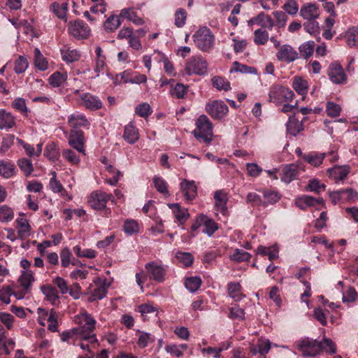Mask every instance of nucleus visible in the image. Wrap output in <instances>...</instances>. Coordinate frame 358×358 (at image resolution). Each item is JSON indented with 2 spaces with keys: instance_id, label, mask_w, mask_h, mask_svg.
Here are the masks:
<instances>
[{
  "instance_id": "2",
  "label": "nucleus",
  "mask_w": 358,
  "mask_h": 358,
  "mask_svg": "<svg viewBox=\"0 0 358 358\" xmlns=\"http://www.w3.org/2000/svg\"><path fill=\"white\" fill-rule=\"evenodd\" d=\"M96 320L94 318L87 313L81 316V322L80 326L75 329V331L80 336V339L87 341L89 343H96L98 340L94 334Z\"/></svg>"
},
{
  "instance_id": "38",
  "label": "nucleus",
  "mask_w": 358,
  "mask_h": 358,
  "mask_svg": "<svg viewBox=\"0 0 358 358\" xmlns=\"http://www.w3.org/2000/svg\"><path fill=\"white\" fill-rule=\"evenodd\" d=\"M122 229L126 235L131 236L139 232V224L135 220L127 219L124 222Z\"/></svg>"
},
{
  "instance_id": "63",
  "label": "nucleus",
  "mask_w": 358,
  "mask_h": 358,
  "mask_svg": "<svg viewBox=\"0 0 358 358\" xmlns=\"http://www.w3.org/2000/svg\"><path fill=\"white\" fill-rule=\"evenodd\" d=\"M303 29L310 34H316L319 31V24L315 19L308 20L303 24Z\"/></svg>"
},
{
  "instance_id": "43",
  "label": "nucleus",
  "mask_w": 358,
  "mask_h": 358,
  "mask_svg": "<svg viewBox=\"0 0 358 358\" xmlns=\"http://www.w3.org/2000/svg\"><path fill=\"white\" fill-rule=\"evenodd\" d=\"M339 191L341 203L354 202L358 199V194L351 188L342 189Z\"/></svg>"
},
{
  "instance_id": "54",
  "label": "nucleus",
  "mask_w": 358,
  "mask_h": 358,
  "mask_svg": "<svg viewBox=\"0 0 358 358\" xmlns=\"http://www.w3.org/2000/svg\"><path fill=\"white\" fill-rule=\"evenodd\" d=\"M250 257L251 255L248 252L241 249H236L234 253L229 256L231 261L236 262L249 261Z\"/></svg>"
},
{
  "instance_id": "15",
  "label": "nucleus",
  "mask_w": 358,
  "mask_h": 358,
  "mask_svg": "<svg viewBox=\"0 0 358 358\" xmlns=\"http://www.w3.org/2000/svg\"><path fill=\"white\" fill-rule=\"evenodd\" d=\"M69 145L79 152H84V132L82 130H71Z\"/></svg>"
},
{
  "instance_id": "45",
  "label": "nucleus",
  "mask_w": 358,
  "mask_h": 358,
  "mask_svg": "<svg viewBox=\"0 0 358 358\" xmlns=\"http://www.w3.org/2000/svg\"><path fill=\"white\" fill-rule=\"evenodd\" d=\"M138 332L140 334V335L136 343L140 348H145L150 343L155 342V338L151 334L143 332L141 331H138Z\"/></svg>"
},
{
  "instance_id": "17",
  "label": "nucleus",
  "mask_w": 358,
  "mask_h": 358,
  "mask_svg": "<svg viewBox=\"0 0 358 358\" xmlns=\"http://www.w3.org/2000/svg\"><path fill=\"white\" fill-rule=\"evenodd\" d=\"M306 119V117H303L301 122H299L295 115L289 116V120L286 124L287 132L292 136H296L303 129V122Z\"/></svg>"
},
{
  "instance_id": "62",
  "label": "nucleus",
  "mask_w": 358,
  "mask_h": 358,
  "mask_svg": "<svg viewBox=\"0 0 358 358\" xmlns=\"http://www.w3.org/2000/svg\"><path fill=\"white\" fill-rule=\"evenodd\" d=\"M325 185L320 182L317 179L309 180L307 190L320 194L322 191H324Z\"/></svg>"
},
{
  "instance_id": "9",
  "label": "nucleus",
  "mask_w": 358,
  "mask_h": 358,
  "mask_svg": "<svg viewBox=\"0 0 358 358\" xmlns=\"http://www.w3.org/2000/svg\"><path fill=\"white\" fill-rule=\"evenodd\" d=\"M145 269L150 280L159 283L165 280L166 271L162 264L154 261L150 262L145 264Z\"/></svg>"
},
{
  "instance_id": "5",
  "label": "nucleus",
  "mask_w": 358,
  "mask_h": 358,
  "mask_svg": "<svg viewBox=\"0 0 358 358\" xmlns=\"http://www.w3.org/2000/svg\"><path fill=\"white\" fill-rule=\"evenodd\" d=\"M268 96L270 101L278 105L283 102L292 101L294 93L288 87L275 85L271 88Z\"/></svg>"
},
{
  "instance_id": "58",
  "label": "nucleus",
  "mask_w": 358,
  "mask_h": 358,
  "mask_svg": "<svg viewBox=\"0 0 358 358\" xmlns=\"http://www.w3.org/2000/svg\"><path fill=\"white\" fill-rule=\"evenodd\" d=\"M326 111L328 116L336 117L340 115L341 108L338 104L334 102L328 101L327 103Z\"/></svg>"
},
{
  "instance_id": "44",
  "label": "nucleus",
  "mask_w": 358,
  "mask_h": 358,
  "mask_svg": "<svg viewBox=\"0 0 358 358\" xmlns=\"http://www.w3.org/2000/svg\"><path fill=\"white\" fill-rule=\"evenodd\" d=\"M62 59L67 63H73L80 59V54L76 50H61Z\"/></svg>"
},
{
  "instance_id": "3",
  "label": "nucleus",
  "mask_w": 358,
  "mask_h": 358,
  "mask_svg": "<svg viewBox=\"0 0 358 358\" xmlns=\"http://www.w3.org/2000/svg\"><path fill=\"white\" fill-rule=\"evenodd\" d=\"M192 134L200 141L210 143L212 141L213 124L206 115H201L196 119V128Z\"/></svg>"
},
{
  "instance_id": "64",
  "label": "nucleus",
  "mask_w": 358,
  "mask_h": 358,
  "mask_svg": "<svg viewBox=\"0 0 358 358\" xmlns=\"http://www.w3.org/2000/svg\"><path fill=\"white\" fill-rule=\"evenodd\" d=\"M153 183L159 192L162 194L168 193L167 183L162 178L155 176L153 178Z\"/></svg>"
},
{
  "instance_id": "27",
  "label": "nucleus",
  "mask_w": 358,
  "mask_h": 358,
  "mask_svg": "<svg viewBox=\"0 0 358 358\" xmlns=\"http://www.w3.org/2000/svg\"><path fill=\"white\" fill-rule=\"evenodd\" d=\"M242 286L239 282H230L227 284V293L236 301H239L245 296L241 293Z\"/></svg>"
},
{
  "instance_id": "19",
  "label": "nucleus",
  "mask_w": 358,
  "mask_h": 358,
  "mask_svg": "<svg viewBox=\"0 0 358 358\" xmlns=\"http://www.w3.org/2000/svg\"><path fill=\"white\" fill-rule=\"evenodd\" d=\"M68 122L70 127L77 129L79 127L88 128L90 123L85 117L82 114H72L69 116Z\"/></svg>"
},
{
  "instance_id": "26",
  "label": "nucleus",
  "mask_w": 358,
  "mask_h": 358,
  "mask_svg": "<svg viewBox=\"0 0 358 358\" xmlns=\"http://www.w3.org/2000/svg\"><path fill=\"white\" fill-rule=\"evenodd\" d=\"M298 173V167L296 165L293 164L286 165L282 169L281 180L289 183L297 177Z\"/></svg>"
},
{
  "instance_id": "35",
  "label": "nucleus",
  "mask_w": 358,
  "mask_h": 358,
  "mask_svg": "<svg viewBox=\"0 0 358 358\" xmlns=\"http://www.w3.org/2000/svg\"><path fill=\"white\" fill-rule=\"evenodd\" d=\"M15 174V165L9 162L0 161V176L10 178Z\"/></svg>"
},
{
  "instance_id": "21",
  "label": "nucleus",
  "mask_w": 358,
  "mask_h": 358,
  "mask_svg": "<svg viewBox=\"0 0 358 358\" xmlns=\"http://www.w3.org/2000/svg\"><path fill=\"white\" fill-rule=\"evenodd\" d=\"M343 37L349 48H358V27H349Z\"/></svg>"
},
{
  "instance_id": "25",
  "label": "nucleus",
  "mask_w": 358,
  "mask_h": 358,
  "mask_svg": "<svg viewBox=\"0 0 358 358\" xmlns=\"http://www.w3.org/2000/svg\"><path fill=\"white\" fill-rule=\"evenodd\" d=\"M44 156L50 161H57L60 157V150L58 145L54 142L48 143L45 148Z\"/></svg>"
},
{
  "instance_id": "16",
  "label": "nucleus",
  "mask_w": 358,
  "mask_h": 358,
  "mask_svg": "<svg viewBox=\"0 0 358 358\" xmlns=\"http://www.w3.org/2000/svg\"><path fill=\"white\" fill-rule=\"evenodd\" d=\"M82 105L90 110H96L103 107V103L98 96L90 93H84L80 96Z\"/></svg>"
},
{
  "instance_id": "7",
  "label": "nucleus",
  "mask_w": 358,
  "mask_h": 358,
  "mask_svg": "<svg viewBox=\"0 0 358 358\" xmlns=\"http://www.w3.org/2000/svg\"><path fill=\"white\" fill-rule=\"evenodd\" d=\"M208 64L201 56L192 57L186 64L185 71L188 75L202 76L207 72Z\"/></svg>"
},
{
  "instance_id": "56",
  "label": "nucleus",
  "mask_w": 358,
  "mask_h": 358,
  "mask_svg": "<svg viewBox=\"0 0 358 358\" xmlns=\"http://www.w3.org/2000/svg\"><path fill=\"white\" fill-rule=\"evenodd\" d=\"M28 66L27 59L24 56L20 55L15 62L14 71L17 74L22 73L27 70Z\"/></svg>"
},
{
  "instance_id": "55",
  "label": "nucleus",
  "mask_w": 358,
  "mask_h": 358,
  "mask_svg": "<svg viewBox=\"0 0 358 358\" xmlns=\"http://www.w3.org/2000/svg\"><path fill=\"white\" fill-rule=\"evenodd\" d=\"M246 199L247 202L250 203L252 206H267L266 201H263L261 196L255 192H249L247 195Z\"/></svg>"
},
{
  "instance_id": "10",
  "label": "nucleus",
  "mask_w": 358,
  "mask_h": 358,
  "mask_svg": "<svg viewBox=\"0 0 358 358\" xmlns=\"http://www.w3.org/2000/svg\"><path fill=\"white\" fill-rule=\"evenodd\" d=\"M206 112L213 119L221 120L229 112L227 105L222 101L214 100L206 106Z\"/></svg>"
},
{
  "instance_id": "51",
  "label": "nucleus",
  "mask_w": 358,
  "mask_h": 358,
  "mask_svg": "<svg viewBox=\"0 0 358 358\" xmlns=\"http://www.w3.org/2000/svg\"><path fill=\"white\" fill-rule=\"evenodd\" d=\"M17 165L27 177L29 176L34 171V166L31 161L27 158H21L18 159Z\"/></svg>"
},
{
  "instance_id": "57",
  "label": "nucleus",
  "mask_w": 358,
  "mask_h": 358,
  "mask_svg": "<svg viewBox=\"0 0 358 358\" xmlns=\"http://www.w3.org/2000/svg\"><path fill=\"white\" fill-rule=\"evenodd\" d=\"M245 310L241 308L238 305L229 308V318L231 320H245Z\"/></svg>"
},
{
  "instance_id": "14",
  "label": "nucleus",
  "mask_w": 358,
  "mask_h": 358,
  "mask_svg": "<svg viewBox=\"0 0 358 358\" xmlns=\"http://www.w3.org/2000/svg\"><path fill=\"white\" fill-rule=\"evenodd\" d=\"M350 166L348 165L338 166L335 165L328 169L329 177L335 180L336 182L343 181L347 178L350 172Z\"/></svg>"
},
{
  "instance_id": "48",
  "label": "nucleus",
  "mask_w": 358,
  "mask_h": 358,
  "mask_svg": "<svg viewBox=\"0 0 358 358\" xmlns=\"http://www.w3.org/2000/svg\"><path fill=\"white\" fill-rule=\"evenodd\" d=\"M121 24L120 15H112L109 17L104 23V28L106 31L113 32L116 30Z\"/></svg>"
},
{
  "instance_id": "13",
  "label": "nucleus",
  "mask_w": 358,
  "mask_h": 358,
  "mask_svg": "<svg viewBox=\"0 0 358 358\" xmlns=\"http://www.w3.org/2000/svg\"><path fill=\"white\" fill-rule=\"evenodd\" d=\"M328 76L329 79L336 84L344 83L347 80V76L342 66L338 62H333L329 64Z\"/></svg>"
},
{
  "instance_id": "20",
  "label": "nucleus",
  "mask_w": 358,
  "mask_h": 358,
  "mask_svg": "<svg viewBox=\"0 0 358 358\" xmlns=\"http://www.w3.org/2000/svg\"><path fill=\"white\" fill-rule=\"evenodd\" d=\"M41 289L45 296V299L49 301L52 305L55 306L59 303L58 291L55 287L50 285H45L41 286Z\"/></svg>"
},
{
  "instance_id": "22",
  "label": "nucleus",
  "mask_w": 358,
  "mask_h": 358,
  "mask_svg": "<svg viewBox=\"0 0 358 358\" xmlns=\"http://www.w3.org/2000/svg\"><path fill=\"white\" fill-rule=\"evenodd\" d=\"M38 313L43 315L48 316V322L49 323L48 327V330H50L52 332L58 331V315L57 313L54 309H51L48 314V312H46L45 310L38 308Z\"/></svg>"
},
{
  "instance_id": "34",
  "label": "nucleus",
  "mask_w": 358,
  "mask_h": 358,
  "mask_svg": "<svg viewBox=\"0 0 358 358\" xmlns=\"http://www.w3.org/2000/svg\"><path fill=\"white\" fill-rule=\"evenodd\" d=\"M215 205L220 211L224 214L225 211L227 210V194L222 190H217L214 194Z\"/></svg>"
},
{
  "instance_id": "47",
  "label": "nucleus",
  "mask_w": 358,
  "mask_h": 358,
  "mask_svg": "<svg viewBox=\"0 0 358 358\" xmlns=\"http://www.w3.org/2000/svg\"><path fill=\"white\" fill-rule=\"evenodd\" d=\"M202 283L199 276L189 277L185 279V286L191 292H194L199 289Z\"/></svg>"
},
{
  "instance_id": "8",
  "label": "nucleus",
  "mask_w": 358,
  "mask_h": 358,
  "mask_svg": "<svg viewBox=\"0 0 358 358\" xmlns=\"http://www.w3.org/2000/svg\"><path fill=\"white\" fill-rule=\"evenodd\" d=\"M68 31L76 38L85 39L90 36V29L83 20H76L69 22Z\"/></svg>"
},
{
  "instance_id": "36",
  "label": "nucleus",
  "mask_w": 358,
  "mask_h": 358,
  "mask_svg": "<svg viewBox=\"0 0 358 358\" xmlns=\"http://www.w3.org/2000/svg\"><path fill=\"white\" fill-rule=\"evenodd\" d=\"M181 189L188 200H192L196 195V187L194 181L181 182Z\"/></svg>"
},
{
  "instance_id": "33",
  "label": "nucleus",
  "mask_w": 358,
  "mask_h": 358,
  "mask_svg": "<svg viewBox=\"0 0 358 358\" xmlns=\"http://www.w3.org/2000/svg\"><path fill=\"white\" fill-rule=\"evenodd\" d=\"M120 17L126 18L136 25H141L144 23L143 19L137 16L136 12L133 8L122 9Z\"/></svg>"
},
{
  "instance_id": "23",
  "label": "nucleus",
  "mask_w": 358,
  "mask_h": 358,
  "mask_svg": "<svg viewBox=\"0 0 358 358\" xmlns=\"http://www.w3.org/2000/svg\"><path fill=\"white\" fill-rule=\"evenodd\" d=\"M168 206L173 210L175 218L180 224H183L189 216L187 210L181 208L178 203H169Z\"/></svg>"
},
{
  "instance_id": "28",
  "label": "nucleus",
  "mask_w": 358,
  "mask_h": 358,
  "mask_svg": "<svg viewBox=\"0 0 358 358\" xmlns=\"http://www.w3.org/2000/svg\"><path fill=\"white\" fill-rule=\"evenodd\" d=\"M34 280L35 278L32 271H23L18 279V282L25 290L31 292V285Z\"/></svg>"
},
{
  "instance_id": "42",
  "label": "nucleus",
  "mask_w": 358,
  "mask_h": 358,
  "mask_svg": "<svg viewBox=\"0 0 358 358\" xmlns=\"http://www.w3.org/2000/svg\"><path fill=\"white\" fill-rule=\"evenodd\" d=\"M325 153L311 152L304 155L303 158L307 162L315 166H319L323 162Z\"/></svg>"
},
{
  "instance_id": "11",
  "label": "nucleus",
  "mask_w": 358,
  "mask_h": 358,
  "mask_svg": "<svg viewBox=\"0 0 358 358\" xmlns=\"http://www.w3.org/2000/svg\"><path fill=\"white\" fill-rule=\"evenodd\" d=\"M275 56L278 61L289 64L299 59V54L290 45L284 44L279 47Z\"/></svg>"
},
{
  "instance_id": "41",
  "label": "nucleus",
  "mask_w": 358,
  "mask_h": 358,
  "mask_svg": "<svg viewBox=\"0 0 358 358\" xmlns=\"http://www.w3.org/2000/svg\"><path fill=\"white\" fill-rule=\"evenodd\" d=\"M73 252L78 257L94 259L97 256V252L93 249H82L80 245H76L73 247Z\"/></svg>"
},
{
  "instance_id": "49",
  "label": "nucleus",
  "mask_w": 358,
  "mask_h": 358,
  "mask_svg": "<svg viewBox=\"0 0 358 358\" xmlns=\"http://www.w3.org/2000/svg\"><path fill=\"white\" fill-rule=\"evenodd\" d=\"M254 42L256 45H265L268 40V33L262 28L255 30L254 33Z\"/></svg>"
},
{
  "instance_id": "18",
  "label": "nucleus",
  "mask_w": 358,
  "mask_h": 358,
  "mask_svg": "<svg viewBox=\"0 0 358 358\" xmlns=\"http://www.w3.org/2000/svg\"><path fill=\"white\" fill-rule=\"evenodd\" d=\"M50 10L59 19L66 22L67 13L69 10L67 2H64L62 4H59L58 2L55 1L50 4Z\"/></svg>"
},
{
  "instance_id": "4",
  "label": "nucleus",
  "mask_w": 358,
  "mask_h": 358,
  "mask_svg": "<svg viewBox=\"0 0 358 358\" xmlns=\"http://www.w3.org/2000/svg\"><path fill=\"white\" fill-rule=\"evenodd\" d=\"M192 38L196 46L203 52H209L214 46L215 36L206 27L199 29Z\"/></svg>"
},
{
  "instance_id": "1",
  "label": "nucleus",
  "mask_w": 358,
  "mask_h": 358,
  "mask_svg": "<svg viewBox=\"0 0 358 358\" xmlns=\"http://www.w3.org/2000/svg\"><path fill=\"white\" fill-rule=\"evenodd\" d=\"M299 350L305 357H315L322 351H329L334 354L336 351V345L329 338H324L322 341L316 339L305 338L299 343Z\"/></svg>"
},
{
  "instance_id": "29",
  "label": "nucleus",
  "mask_w": 358,
  "mask_h": 358,
  "mask_svg": "<svg viewBox=\"0 0 358 358\" xmlns=\"http://www.w3.org/2000/svg\"><path fill=\"white\" fill-rule=\"evenodd\" d=\"M259 191L263 194L264 199L267 200L266 201V203H267V206L268 204H275L281 198V195L278 191L273 188H264Z\"/></svg>"
},
{
  "instance_id": "30",
  "label": "nucleus",
  "mask_w": 358,
  "mask_h": 358,
  "mask_svg": "<svg viewBox=\"0 0 358 358\" xmlns=\"http://www.w3.org/2000/svg\"><path fill=\"white\" fill-rule=\"evenodd\" d=\"M138 129L132 124H129L124 127L123 138L129 143L134 144L138 140Z\"/></svg>"
},
{
  "instance_id": "53",
  "label": "nucleus",
  "mask_w": 358,
  "mask_h": 358,
  "mask_svg": "<svg viewBox=\"0 0 358 358\" xmlns=\"http://www.w3.org/2000/svg\"><path fill=\"white\" fill-rule=\"evenodd\" d=\"M213 85L218 90L228 91L231 89L230 83L224 78L220 76H215L212 79Z\"/></svg>"
},
{
  "instance_id": "12",
  "label": "nucleus",
  "mask_w": 358,
  "mask_h": 358,
  "mask_svg": "<svg viewBox=\"0 0 358 358\" xmlns=\"http://www.w3.org/2000/svg\"><path fill=\"white\" fill-rule=\"evenodd\" d=\"M296 206L301 210H306L308 207H315L317 210H321L324 206V201L322 198L316 199L308 195H302L295 200Z\"/></svg>"
},
{
  "instance_id": "46",
  "label": "nucleus",
  "mask_w": 358,
  "mask_h": 358,
  "mask_svg": "<svg viewBox=\"0 0 358 358\" xmlns=\"http://www.w3.org/2000/svg\"><path fill=\"white\" fill-rule=\"evenodd\" d=\"M34 64L40 71H45L48 68V62L38 48L34 50Z\"/></svg>"
},
{
  "instance_id": "6",
  "label": "nucleus",
  "mask_w": 358,
  "mask_h": 358,
  "mask_svg": "<svg viewBox=\"0 0 358 358\" xmlns=\"http://www.w3.org/2000/svg\"><path fill=\"white\" fill-rule=\"evenodd\" d=\"M112 194H107L101 190L93 191L88 197V203L92 208L96 210H102L106 208L109 201H113Z\"/></svg>"
},
{
  "instance_id": "59",
  "label": "nucleus",
  "mask_w": 358,
  "mask_h": 358,
  "mask_svg": "<svg viewBox=\"0 0 358 358\" xmlns=\"http://www.w3.org/2000/svg\"><path fill=\"white\" fill-rule=\"evenodd\" d=\"M187 12L183 8H179L175 13V25L177 27H182L186 22Z\"/></svg>"
},
{
  "instance_id": "52",
  "label": "nucleus",
  "mask_w": 358,
  "mask_h": 358,
  "mask_svg": "<svg viewBox=\"0 0 358 358\" xmlns=\"http://www.w3.org/2000/svg\"><path fill=\"white\" fill-rule=\"evenodd\" d=\"M67 76L59 71L52 73L49 78V83L54 87H58L66 80Z\"/></svg>"
},
{
  "instance_id": "60",
  "label": "nucleus",
  "mask_w": 358,
  "mask_h": 358,
  "mask_svg": "<svg viewBox=\"0 0 358 358\" xmlns=\"http://www.w3.org/2000/svg\"><path fill=\"white\" fill-rule=\"evenodd\" d=\"M14 213L12 208L7 206L0 207V221L9 222L13 219Z\"/></svg>"
},
{
  "instance_id": "32",
  "label": "nucleus",
  "mask_w": 358,
  "mask_h": 358,
  "mask_svg": "<svg viewBox=\"0 0 358 358\" xmlns=\"http://www.w3.org/2000/svg\"><path fill=\"white\" fill-rule=\"evenodd\" d=\"M14 117L5 110H0V129L8 130L15 125Z\"/></svg>"
},
{
  "instance_id": "39",
  "label": "nucleus",
  "mask_w": 358,
  "mask_h": 358,
  "mask_svg": "<svg viewBox=\"0 0 358 358\" xmlns=\"http://www.w3.org/2000/svg\"><path fill=\"white\" fill-rule=\"evenodd\" d=\"M292 87L303 97L308 93V82L300 77L294 78Z\"/></svg>"
},
{
  "instance_id": "37",
  "label": "nucleus",
  "mask_w": 358,
  "mask_h": 358,
  "mask_svg": "<svg viewBox=\"0 0 358 358\" xmlns=\"http://www.w3.org/2000/svg\"><path fill=\"white\" fill-rule=\"evenodd\" d=\"M203 233L211 236L218 229L219 225L213 219L203 215Z\"/></svg>"
},
{
  "instance_id": "50",
  "label": "nucleus",
  "mask_w": 358,
  "mask_h": 358,
  "mask_svg": "<svg viewBox=\"0 0 358 358\" xmlns=\"http://www.w3.org/2000/svg\"><path fill=\"white\" fill-rule=\"evenodd\" d=\"M299 52L301 57L305 59L310 57L315 50V43L313 41H308L303 43L299 48Z\"/></svg>"
},
{
  "instance_id": "40",
  "label": "nucleus",
  "mask_w": 358,
  "mask_h": 358,
  "mask_svg": "<svg viewBox=\"0 0 358 358\" xmlns=\"http://www.w3.org/2000/svg\"><path fill=\"white\" fill-rule=\"evenodd\" d=\"M176 258L177 260L182 264L183 267L189 268L190 267L194 260L193 255L190 252H185L178 251L176 254Z\"/></svg>"
},
{
  "instance_id": "24",
  "label": "nucleus",
  "mask_w": 358,
  "mask_h": 358,
  "mask_svg": "<svg viewBox=\"0 0 358 358\" xmlns=\"http://www.w3.org/2000/svg\"><path fill=\"white\" fill-rule=\"evenodd\" d=\"M15 222L17 224V237L21 240H24L29 236L31 226L28 223L27 220L23 217L17 218Z\"/></svg>"
},
{
  "instance_id": "61",
  "label": "nucleus",
  "mask_w": 358,
  "mask_h": 358,
  "mask_svg": "<svg viewBox=\"0 0 358 358\" xmlns=\"http://www.w3.org/2000/svg\"><path fill=\"white\" fill-rule=\"evenodd\" d=\"M15 343L13 338H9L7 341L3 340L0 344V355H9L10 351L15 348Z\"/></svg>"
},
{
  "instance_id": "31",
  "label": "nucleus",
  "mask_w": 358,
  "mask_h": 358,
  "mask_svg": "<svg viewBox=\"0 0 358 358\" xmlns=\"http://www.w3.org/2000/svg\"><path fill=\"white\" fill-rule=\"evenodd\" d=\"M300 14L306 20L316 19L320 15L318 8L312 3L303 6L301 8Z\"/></svg>"
}]
</instances>
